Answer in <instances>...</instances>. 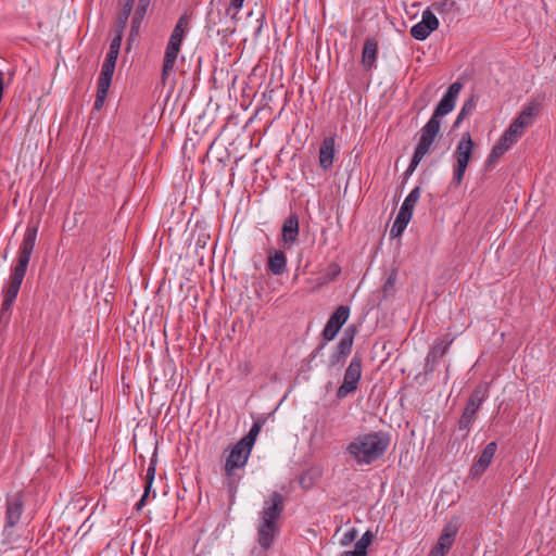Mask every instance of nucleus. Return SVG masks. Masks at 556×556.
Instances as JSON below:
<instances>
[{"label": "nucleus", "mask_w": 556, "mask_h": 556, "mask_svg": "<svg viewBox=\"0 0 556 556\" xmlns=\"http://www.w3.org/2000/svg\"><path fill=\"white\" fill-rule=\"evenodd\" d=\"M38 235V225L28 224L24 233V238L18 249L16 264L11 270L10 279L2 290L3 302L1 311H10L17 294L20 292L22 282L27 271V267L36 245Z\"/></svg>", "instance_id": "f257e3e1"}, {"label": "nucleus", "mask_w": 556, "mask_h": 556, "mask_svg": "<svg viewBox=\"0 0 556 556\" xmlns=\"http://www.w3.org/2000/svg\"><path fill=\"white\" fill-rule=\"evenodd\" d=\"M390 444L383 432L359 434L348 445L346 452L357 465H369L379 459Z\"/></svg>", "instance_id": "f03ea898"}, {"label": "nucleus", "mask_w": 556, "mask_h": 556, "mask_svg": "<svg viewBox=\"0 0 556 556\" xmlns=\"http://www.w3.org/2000/svg\"><path fill=\"white\" fill-rule=\"evenodd\" d=\"M285 509V498L279 492H273L264 502L261 511V522L257 527V542L264 548L268 549L279 530L278 521Z\"/></svg>", "instance_id": "7ed1b4c3"}, {"label": "nucleus", "mask_w": 556, "mask_h": 556, "mask_svg": "<svg viewBox=\"0 0 556 556\" xmlns=\"http://www.w3.org/2000/svg\"><path fill=\"white\" fill-rule=\"evenodd\" d=\"M190 15L184 13L182 15H180L176 25L173 28L163 56L161 74L163 84H165L166 79L169 77V75L173 73L175 68L176 61L181 49V45L190 29Z\"/></svg>", "instance_id": "20e7f679"}, {"label": "nucleus", "mask_w": 556, "mask_h": 556, "mask_svg": "<svg viewBox=\"0 0 556 556\" xmlns=\"http://www.w3.org/2000/svg\"><path fill=\"white\" fill-rule=\"evenodd\" d=\"M477 143L473 141L470 132H464L453 152L455 164L453 166V184L460 186L464 180L466 169L473 157Z\"/></svg>", "instance_id": "39448f33"}, {"label": "nucleus", "mask_w": 556, "mask_h": 556, "mask_svg": "<svg viewBox=\"0 0 556 556\" xmlns=\"http://www.w3.org/2000/svg\"><path fill=\"white\" fill-rule=\"evenodd\" d=\"M251 451L252 448L248 447L247 444H243V442L239 441L232 446L228 457L226 458L224 471L227 485L230 489L237 488L241 479L238 470L243 469V467L247 465Z\"/></svg>", "instance_id": "423d86ee"}, {"label": "nucleus", "mask_w": 556, "mask_h": 556, "mask_svg": "<svg viewBox=\"0 0 556 556\" xmlns=\"http://www.w3.org/2000/svg\"><path fill=\"white\" fill-rule=\"evenodd\" d=\"M489 395V384L479 383L470 394L468 402L458 420L460 430H469L471 424L476 420L477 412Z\"/></svg>", "instance_id": "0eeeda50"}, {"label": "nucleus", "mask_w": 556, "mask_h": 556, "mask_svg": "<svg viewBox=\"0 0 556 556\" xmlns=\"http://www.w3.org/2000/svg\"><path fill=\"white\" fill-rule=\"evenodd\" d=\"M420 198V189L419 187H415L409 194L405 198L400 212L391 227L390 235L392 238L401 237L404 232L407 224L409 223L413 216V210L415 204Z\"/></svg>", "instance_id": "6e6552de"}, {"label": "nucleus", "mask_w": 556, "mask_h": 556, "mask_svg": "<svg viewBox=\"0 0 556 556\" xmlns=\"http://www.w3.org/2000/svg\"><path fill=\"white\" fill-rule=\"evenodd\" d=\"M361 377L362 358L359 356H354L344 372L343 383L337 390V397L342 400L349 394L354 393L358 388Z\"/></svg>", "instance_id": "1a4fd4ad"}, {"label": "nucleus", "mask_w": 556, "mask_h": 556, "mask_svg": "<svg viewBox=\"0 0 556 556\" xmlns=\"http://www.w3.org/2000/svg\"><path fill=\"white\" fill-rule=\"evenodd\" d=\"M439 28V20L431 11L427 9L422 12L421 21L410 28V36L416 40H425L428 36Z\"/></svg>", "instance_id": "9d476101"}, {"label": "nucleus", "mask_w": 556, "mask_h": 556, "mask_svg": "<svg viewBox=\"0 0 556 556\" xmlns=\"http://www.w3.org/2000/svg\"><path fill=\"white\" fill-rule=\"evenodd\" d=\"M463 88V85L458 81L453 83L443 98L440 100L438 106L435 108L432 116L430 118H434L437 122H441V118L453 111L455 106V101Z\"/></svg>", "instance_id": "9b49d317"}, {"label": "nucleus", "mask_w": 556, "mask_h": 556, "mask_svg": "<svg viewBox=\"0 0 556 556\" xmlns=\"http://www.w3.org/2000/svg\"><path fill=\"white\" fill-rule=\"evenodd\" d=\"M350 316V308L345 305H340L336 308L333 314L328 319L324 330L323 337L326 341H331L336 338L341 327L346 323Z\"/></svg>", "instance_id": "f8f14e48"}, {"label": "nucleus", "mask_w": 556, "mask_h": 556, "mask_svg": "<svg viewBox=\"0 0 556 556\" xmlns=\"http://www.w3.org/2000/svg\"><path fill=\"white\" fill-rule=\"evenodd\" d=\"M24 508V495L22 491L7 498L4 529L15 527L22 517Z\"/></svg>", "instance_id": "ddd939ff"}, {"label": "nucleus", "mask_w": 556, "mask_h": 556, "mask_svg": "<svg viewBox=\"0 0 556 556\" xmlns=\"http://www.w3.org/2000/svg\"><path fill=\"white\" fill-rule=\"evenodd\" d=\"M458 528L456 525L447 523L444 526L437 544L431 548L429 556H445L451 549Z\"/></svg>", "instance_id": "4468645a"}, {"label": "nucleus", "mask_w": 556, "mask_h": 556, "mask_svg": "<svg viewBox=\"0 0 556 556\" xmlns=\"http://www.w3.org/2000/svg\"><path fill=\"white\" fill-rule=\"evenodd\" d=\"M496 450V442H490L486 444L478 459L470 467L469 476L471 478H480L485 472L492 464Z\"/></svg>", "instance_id": "2eb2a0df"}, {"label": "nucleus", "mask_w": 556, "mask_h": 556, "mask_svg": "<svg viewBox=\"0 0 556 556\" xmlns=\"http://www.w3.org/2000/svg\"><path fill=\"white\" fill-rule=\"evenodd\" d=\"M336 139L333 136L326 137L318 150V164L324 170H328L332 167L336 159Z\"/></svg>", "instance_id": "dca6fc26"}, {"label": "nucleus", "mask_w": 556, "mask_h": 556, "mask_svg": "<svg viewBox=\"0 0 556 556\" xmlns=\"http://www.w3.org/2000/svg\"><path fill=\"white\" fill-rule=\"evenodd\" d=\"M299 231V217L296 214H291L283 222L281 229V241L286 249H290L298 241Z\"/></svg>", "instance_id": "f3484780"}, {"label": "nucleus", "mask_w": 556, "mask_h": 556, "mask_svg": "<svg viewBox=\"0 0 556 556\" xmlns=\"http://www.w3.org/2000/svg\"><path fill=\"white\" fill-rule=\"evenodd\" d=\"M434 143L427 142L425 140L418 139L417 144L415 147L410 163L405 170V176H410L419 163L424 160V157L429 154L433 150Z\"/></svg>", "instance_id": "a211bd4d"}, {"label": "nucleus", "mask_w": 556, "mask_h": 556, "mask_svg": "<svg viewBox=\"0 0 556 556\" xmlns=\"http://www.w3.org/2000/svg\"><path fill=\"white\" fill-rule=\"evenodd\" d=\"M267 269L276 276L282 275L287 269V256L281 250L267 251Z\"/></svg>", "instance_id": "6ab92c4d"}, {"label": "nucleus", "mask_w": 556, "mask_h": 556, "mask_svg": "<svg viewBox=\"0 0 556 556\" xmlns=\"http://www.w3.org/2000/svg\"><path fill=\"white\" fill-rule=\"evenodd\" d=\"M378 41L375 38H367L362 52V64L366 71H370L377 61Z\"/></svg>", "instance_id": "aec40b11"}, {"label": "nucleus", "mask_w": 556, "mask_h": 556, "mask_svg": "<svg viewBox=\"0 0 556 556\" xmlns=\"http://www.w3.org/2000/svg\"><path fill=\"white\" fill-rule=\"evenodd\" d=\"M540 111L541 103L532 101L521 111L514 122L526 129L532 124L534 117L539 115Z\"/></svg>", "instance_id": "412c9836"}, {"label": "nucleus", "mask_w": 556, "mask_h": 556, "mask_svg": "<svg viewBox=\"0 0 556 556\" xmlns=\"http://www.w3.org/2000/svg\"><path fill=\"white\" fill-rule=\"evenodd\" d=\"M441 130V122L430 118L425 126L420 129L419 138L427 142L434 143Z\"/></svg>", "instance_id": "4be33fe9"}, {"label": "nucleus", "mask_w": 556, "mask_h": 556, "mask_svg": "<svg viewBox=\"0 0 556 556\" xmlns=\"http://www.w3.org/2000/svg\"><path fill=\"white\" fill-rule=\"evenodd\" d=\"M354 333H355V328L349 327L345 330L343 337L340 339V341L338 342V344L336 346L339 354L348 356L351 353L353 342H354Z\"/></svg>", "instance_id": "5701e85b"}, {"label": "nucleus", "mask_w": 556, "mask_h": 556, "mask_svg": "<svg viewBox=\"0 0 556 556\" xmlns=\"http://www.w3.org/2000/svg\"><path fill=\"white\" fill-rule=\"evenodd\" d=\"M116 63L104 61L98 79V85L111 87Z\"/></svg>", "instance_id": "b1692460"}, {"label": "nucleus", "mask_w": 556, "mask_h": 556, "mask_svg": "<svg viewBox=\"0 0 556 556\" xmlns=\"http://www.w3.org/2000/svg\"><path fill=\"white\" fill-rule=\"evenodd\" d=\"M456 3L454 0H437L431 4V11H435L440 14L450 13L454 10Z\"/></svg>", "instance_id": "393cba45"}, {"label": "nucleus", "mask_w": 556, "mask_h": 556, "mask_svg": "<svg viewBox=\"0 0 556 556\" xmlns=\"http://www.w3.org/2000/svg\"><path fill=\"white\" fill-rule=\"evenodd\" d=\"M153 481H154L153 477L147 476V475L144 476L143 494H142L140 501L135 506L137 510H141L143 508V506L146 505L147 500L149 498L150 493H151Z\"/></svg>", "instance_id": "a878e982"}, {"label": "nucleus", "mask_w": 556, "mask_h": 556, "mask_svg": "<svg viewBox=\"0 0 556 556\" xmlns=\"http://www.w3.org/2000/svg\"><path fill=\"white\" fill-rule=\"evenodd\" d=\"M475 109H476V101H475V99L473 98L468 99L464 103L460 112L458 113L457 118H456V121L454 123V126L457 127L463 119H465L469 114L472 113V111Z\"/></svg>", "instance_id": "bb28decb"}, {"label": "nucleus", "mask_w": 556, "mask_h": 556, "mask_svg": "<svg viewBox=\"0 0 556 556\" xmlns=\"http://www.w3.org/2000/svg\"><path fill=\"white\" fill-rule=\"evenodd\" d=\"M261 424L260 422H254L253 426L251 427L250 431L248 432L247 435H244L240 442H243V444H247L248 447L252 448L254 443H255V440L261 431Z\"/></svg>", "instance_id": "cd10ccee"}, {"label": "nucleus", "mask_w": 556, "mask_h": 556, "mask_svg": "<svg viewBox=\"0 0 556 556\" xmlns=\"http://www.w3.org/2000/svg\"><path fill=\"white\" fill-rule=\"evenodd\" d=\"M245 0H230L228 7L225 10V14L232 21H238V14L242 9Z\"/></svg>", "instance_id": "c85d7f7f"}, {"label": "nucleus", "mask_w": 556, "mask_h": 556, "mask_svg": "<svg viewBox=\"0 0 556 556\" xmlns=\"http://www.w3.org/2000/svg\"><path fill=\"white\" fill-rule=\"evenodd\" d=\"M506 152V149L495 143L486 159L488 166L495 165Z\"/></svg>", "instance_id": "c756f323"}, {"label": "nucleus", "mask_w": 556, "mask_h": 556, "mask_svg": "<svg viewBox=\"0 0 556 556\" xmlns=\"http://www.w3.org/2000/svg\"><path fill=\"white\" fill-rule=\"evenodd\" d=\"M506 152V149L495 143L486 159L488 166L495 165Z\"/></svg>", "instance_id": "7c9ffc66"}, {"label": "nucleus", "mask_w": 556, "mask_h": 556, "mask_svg": "<svg viewBox=\"0 0 556 556\" xmlns=\"http://www.w3.org/2000/svg\"><path fill=\"white\" fill-rule=\"evenodd\" d=\"M110 87L98 85L97 87V94L93 108L94 110H101L104 105L105 99L108 97Z\"/></svg>", "instance_id": "2f4dec72"}, {"label": "nucleus", "mask_w": 556, "mask_h": 556, "mask_svg": "<svg viewBox=\"0 0 556 556\" xmlns=\"http://www.w3.org/2000/svg\"><path fill=\"white\" fill-rule=\"evenodd\" d=\"M372 538V533L370 531H366L362 535V538L356 542L355 547L358 548L359 551H363V553L367 554V547L371 544Z\"/></svg>", "instance_id": "473e14b6"}, {"label": "nucleus", "mask_w": 556, "mask_h": 556, "mask_svg": "<svg viewBox=\"0 0 556 556\" xmlns=\"http://www.w3.org/2000/svg\"><path fill=\"white\" fill-rule=\"evenodd\" d=\"M525 128L519 126L516 122H513L509 127L505 130V132L510 137L514 138L515 141L518 140L519 137L523 134Z\"/></svg>", "instance_id": "72a5a7b5"}, {"label": "nucleus", "mask_w": 556, "mask_h": 556, "mask_svg": "<svg viewBox=\"0 0 556 556\" xmlns=\"http://www.w3.org/2000/svg\"><path fill=\"white\" fill-rule=\"evenodd\" d=\"M150 2H151V0H139V4H138V8L135 13L134 23L136 21H138V23H140L141 18L143 17V15L147 12V9H148Z\"/></svg>", "instance_id": "f704fd0d"}, {"label": "nucleus", "mask_w": 556, "mask_h": 556, "mask_svg": "<svg viewBox=\"0 0 556 556\" xmlns=\"http://www.w3.org/2000/svg\"><path fill=\"white\" fill-rule=\"evenodd\" d=\"M134 2L135 0H126L124 7H123V10L119 14V20L122 23H126V21L128 20L130 13H131V10H132V7H134Z\"/></svg>", "instance_id": "c9c22d12"}, {"label": "nucleus", "mask_w": 556, "mask_h": 556, "mask_svg": "<svg viewBox=\"0 0 556 556\" xmlns=\"http://www.w3.org/2000/svg\"><path fill=\"white\" fill-rule=\"evenodd\" d=\"M345 358L346 356L339 354L338 350L336 349V351L329 357V366L336 367L341 365L344 363Z\"/></svg>", "instance_id": "e433bc0d"}, {"label": "nucleus", "mask_w": 556, "mask_h": 556, "mask_svg": "<svg viewBox=\"0 0 556 556\" xmlns=\"http://www.w3.org/2000/svg\"><path fill=\"white\" fill-rule=\"evenodd\" d=\"M341 274V267L337 263L328 266L327 276L329 280H334Z\"/></svg>", "instance_id": "4c0bfd02"}, {"label": "nucleus", "mask_w": 556, "mask_h": 556, "mask_svg": "<svg viewBox=\"0 0 556 556\" xmlns=\"http://www.w3.org/2000/svg\"><path fill=\"white\" fill-rule=\"evenodd\" d=\"M514 138H510L505 131L496 142L498 146L503 147L508 151V149L515 143Z\"/></svg>", "instance_id": "58836bf2"}, {"label": "nucleus", "mask_w": 556, "mask_h": 556, "mask_svg": "<svg viewBox=\"0 0 556 556\" xmlns=\"http://www.w3.org/2000/svg\"><path fill=\"white\" fill-rule=\"evenodd\" d=\"M395 282H396V273L393 270L389 275V277L387 278V280L384 282V286H383L384 293H388L389 291L393 290Z\"/></svg>", "instance_id": "ea45409f"}, {"label": "nucleus", "mask_w": 556, "mask_h": 556, "mask_svg": "<svg viewBox=\"0 0 556 556\" xmlns=\"http://www.w3.org/2000/svg\"><path fill=\"white\" fill-rule=\"evenodd\" d=\"M356 534H357V531L354 528H352L351 530H349L344 533V535L342 536L341 543L343 545H346V544L353 542L356 538Z\"/></svg>", "instance_id": "a19ab883"}, {"label": "nucleus", "mask_w": 556, "mask_h": 556, "mask_svg": "<svg viewBox=\"0 0 556 556\" xmlns=\"http://www.w3.org/2000/svg\"><path fill=\"white\" fill-rule=\"evenodd\" d=\"M122 39H123V35H122L121 31H118L114 36V38L111 40L110 49L119 51L121 50V46H122Z\"/></svg>", "instance_id": "79ce46f5"}, {"label": "nucleus", "mask_w": 556, "mask_h": 556, "mask_svg": "<svg viewBox=\"0 0 556 556\" xmlns=\"http://www.w3.org/2000/svg\"><path fill=\"white\" fill-rule=\"evenodd\" d=\"M118 54H119V51L113 50V49H109V52L106 53V56H105L104 61L116 63Z\"/></svg>", "instance_id": "37998d69"}, {"label": "nucleus", "mask_w": 556, "mask_h": 556, "mask_svg": "<svg viewBox=\"0 0 556 556\" xmlns=\"http://www.w3.org/2000/svg\"><path fill=\"white\" fill-rule=\"evenodd\" d=\"M341 556H367L366 553H363V551H359L358 548H354L353 551H345L342 553Z\"/></svg>", "instance_id": "c03bdc74"}, {"label": "nucleus", "mask_w": 556, "mask_h": 556, "mask_svg": "<svg viewBox=\"0 0 556 556\" xmlns=\"http://www.w3.org/2000/svg\"><path fill=\"white\" fill-rule=\"evenodd\" d=\"M155 471H156V468H155V460L154 459H151L150 464H149V467L147 469V472L146 475L147 476H151V477H155Z\"/></svg>", "instance_id": "a18cd8bd"}, {"label": "nucleus", "mask_w": 556, "mask_h": 556, "mask_svg": "<svg viewBox=\"0 0 556 556\" xmlns=\"http://www.w3.org/2000/svg\"><path fill=\"white\" fill-rule=\"evenodd\" d=\"M452 342H453V339H451L448 341H445V342H442L441 355H444L447 352V350H448L450 345L452 344Z\"/></svg>", "instance_id": "49530a36"}]
</instances>
